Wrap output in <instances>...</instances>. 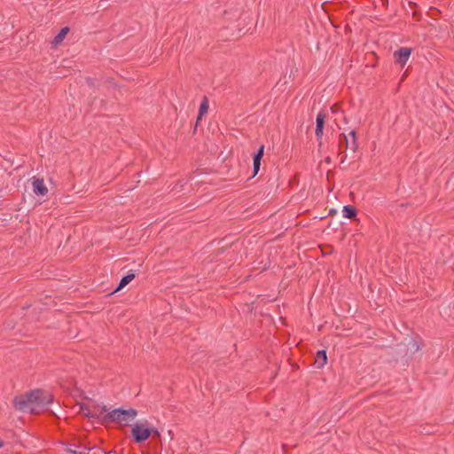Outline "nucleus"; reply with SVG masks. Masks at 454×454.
Returning a JSON list of instances; mask_svg holds the SVG:
<instances>
[{"mask_svg": "<svg viewBox=\"0 0 454 454\" xmlns=\"http://www.w3.org/2000/svg\"><path fill=\"white\" fill-rule=\"evenodd\" d=\"M137 411L133 408L128 410L118 408L109 411L105 417V419L127 426L129 421L133 420L137 417Z\"/></svg>", "mask_w": 454, "mask_h": 454, "instance_id": "obj_1", "label": "nucleus"}, {"mask_svg": "<svg viewBox=\"0 0 454 454\" xmlns=\"http://www.w3.org/2000/svg\"><path fill=\"white\" fill-rule=\"evenodd\" d=\"M153 433L158 434V431L151 427L147 420L137 422L132 426L131 434L136 442L146 441Z\"/></svg>", "mask_w": 454, "mask_h": 454, "instance_id": "obj_2", "label": "nucleus"}, {"mask_svg": "<svg viewBox=\"0 0 454 454\" xmlns=\"http://www.w3.org/2000/svg\"><path fill=\"white\" fill-rule=\"evenodd\" d=\"M38 395H40L38 392H30L25 396L15 397L13 401L15 408L20 411H29L31 413H35V407L33 406L32 401L38 398Z\"/></svg>", "mask_w": 454, "mask_h": 454, "instance_id": "obj_3", "label": "nucleus"}, {"mask_svg": "<svg viewBox=\"0 0 454 454\" xmlns=\"http://www.w3.org/2000/svg\"><path fill=\"white\" fill-rule=\"evenodd\" d=\"M32 392H38L40 395H37L38 398L32 401L33 406L35 407V413H38L40 410L43 409L47 405L51 404L53 401V397L51 393L47 391H43L40 389L33 390Z\"/></svg>", "mask_w": 454, "mask_h": 454, "instance_id": "obj_4", "label": "nucleus"}, {"mask_svg": "<svg viewBox=\"0 0 454 454\" xmlns=\"http://www.w3.org/2000/svg\"><path fill=\"white\" fill-rule=\"evenodd\" d=\"M79 411L87 418L98 419L104 412L107 411V409L106 406L90 409L87 404L81 403L79 404Z\"/></svg>", "mask_w": 454, "mask_h": 454, "instance_id": "obj_5", "label": "nucleus"}, {"mask_svg": "<svg viewBox=\"0 0 454 454\" xmlns=\"http://www.w3.org/2000/svg\"><path fill=\"white\" fill-rule=\"evenodd\" d=\"M411 54V49L407 47H402L398 51L394 52L395 63L400 64L403 67L409 60Z\"/></svg>", "mask_w": 454, "mask_h": 454, "instance_id": "obj_6", "label": "nucleus"}, {"mask_svg": "<svg viewBox=\"0 0 454 454\" xmlns=\"http://www.w3.org/2000/svg\"><path fill=\"white\" fill-rule=\"evenodd\" d=\"M325 119H326L325 113L319 112L317 114V119H316L317 126H316L315 133H316L317 139V141H319L320 144H321V139H322L323 133H324Z\"/></svg>", "mask_w": 454, "mask_h": 454, "instance_id": "obj_7", "label": "nucleus"}, {"mask_svg": "<svg viewBox=\"0 0 454 454\" xmlns=\"http://www.w3.org/2000/svg\"><path fill=\"white\" fill-rule=\"evenodd\" d=\"M33 191L37 195L44 196L48 192L47 187L44 185L43 178H33Z\"/></svg>", "mask_w": 454, "mask_h": 454, "instance_id": "obj_8", "label": "nucleus"}, {"mask_svg": "<svg viewBox=\"0 0 454 454\" xmlns=\"http://www.w3.org/2000/svg\"><path fill=\"white\" fill-rule=\"evenodd\" d=\"M263 153H264V145H262L260 146V148L258 149L257 153H254V158H253L254 176H255L260 169L261 160L263 156Z\"/></svg>", "mask_w": 454, "mask_h": 454, "instance_id": "obj_9", "label": "nucleus"}, {"mask_svg": "<svg viewBox=\"0 0 454 454\" xmlns=\"http://www.w3.org/2000/svg\"><path fill=\"white\" fill-rule=\"evenodd\" d=\"M90 450V448L86 446H80L76 444H70L67 448V451L72 453V454H89Z\"/></svg>", "mask_w": 454, "mask_h": 454, "instance_id": "obj_10", "label": "nucleus"}, {"mask_svg": "<svg viewBox=\"0 0 454 454\" xmlns=\"http://www.w3.org/2000/svg\"><path fill=\"white\" fill-rule=\"evenodd\" d=\"M68 32H69L68 27H65L61 28V30L59 32V34L52 39L51 44L54 47L58 46L59 43H61L63 42V40L65 39V37L67 36Z\"/></svg>", "mask_w": 454, "mask_h": 454, "instance_id": "obj_11", "label": "nucleus"}, {"mask_svg": "<svg viewBox=\"0 0 454 454\" xmlns=\"http://www.w3.org/2000/svg\"><path fill=\"white\" fill-rule=\"evenodd\" d=\"M327 362V356L325 350H319L317 353L315 364L317 368H323Z\"/></svg>", "mask_w": 454, "mask_h": 454, "instance_id": "obj_12", "label": "nucleus"}, {"mask_svg": "<svg viewBox=\"0 0 454 454\" xmlns=\"http://www.w3.org/2000/svg\"><path fill=\"white\" fill-rule=\"evenodd\" d=\"M207 111H208V99L206 96H204L202 98V100H201V103L200 106L199 114H198V117H197V123L201 120L202 116L207 113Z\"/></svg>", "mask_w": 454, "mask_h": 454, "instance_id": "obj_13", "label": "nucleus"}, {"mask_svg": "<svg viewBox=\"0 0 454 454\" xmlns=\"http://www.w3.org/2000/svg\"><path fill=\"white\" fill-rule=\"evenodd\" d=\"M134 278H135L134 273H132V272L128 273L126 276H124L121 279V281H120L117 288L114 290V292H117V291L122 289L125 286H127L129 283H130Z\"/></svg>", "mask_w": 454, "mask_h": 454, "instance_id": "obj_14", "label": "nucleus"}, {"mask_svg": "<svg viewBox=\"0 0 454 454\" xmlns=\"http://www.w3.org/2000/svg\"><path fill=\"white\" fill-rule=\"evenodd\" d=\"M343 215L347 218H353L356 215V209L352 206H344Z\"/></svg>", "mask_w": 454, "mask_h": 454, "instance_id": "obj_15", "label": "nucleus"}, {"mask_svg": "<svg viewBox=\"0 0 454 454\" xmlns=\"http://www.w3.org/2000/svg\"><path fill=\"white\" fill-rule=\"evenodd\" d=\"M352 137V142L350 144V148L353 152H356L357 149V143H356V133L355 130H352L348 134Z\"/></svg>", "mask_w": 454, "mask_h": 454, "instance_id": "obj_16", "label": "nucleus"}, {"mask_svg": "<svg viewBox=\"0 0 454 454\" xmlns=\"http://www.w3.org/2000/svg\"><path fill=\"white\" fill-rule=\"evenodd\" d=\"M342 138H343V141L345 143V148L347 149L348 147V137L347 136H345L344 134L341 135Z\"/></svg>", "mask_w": 454, "mask_h": 454, "instance_id": "obj_17", "label": "nucleus"}, {"mask_svg": "<svg viewBox=\"0 0 454 454\" xmlns=\"http://www.w3.org/2000/svg\"><path fill=\"white\" fill-rule=\"evenodd\" d=\"M4 446V442L3 441L0 440V448H2Z\"/></svg>", "mask_w": 454, "mask_h": 454, "instance_id": "obj_18", "label": "nucleus"}, {"mask_svg": "<svg viewBox=\"0 0 454 454\" xmlns=\"http://www.w3.org/2000/svg\"><path fill=\"white\" fill-rule=\"evenodd\" d=\"M341 144H342V138L340 137V147L341 146Z\"/></svg>", "mask_w": 454, "mask_h": 454, "instance_id": "obj_19", "label": "nucleus"}]
</instances>
